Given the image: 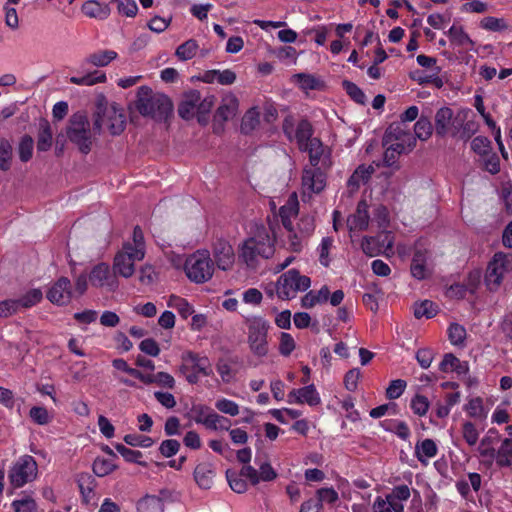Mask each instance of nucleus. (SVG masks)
I'll use <instances>...</instances> for the list:
<instances>
[{"label": "nucleus", "instance_id": "473e14b6", "mask_svg": "<svg viewBox=\"0 0 512 512\" xmlns=\"http://www.w3.org/2000/svg\"><path fill=\"white\" fill-rule=\"evenodd\" d=\"M117 57L118 53L114 50H98L89 54L84 59V63L98 68L106 67L112 61L116 60Z\"/></svg>", "mask_w": 512, "mask_h": 512}, {"label": "nucleus", "instance_id": "7c9ffc66", "mask_svg": "<svg viewBox=\"0 0 512 512\" xmlns=\"http://www.w3.org/2000/svg\"><path fill=\"white\" fill-rule=\"evenodd\" d=\"M463 410L470 418L476 421H484L489 413V408L485 407L484 401L480 397H473L468 399L464 405Z\"/></svg>", "mask_w": 512, "mask_h": 512}, {"label": "nucleus", "instance_id": "a211bd4d", "mask_svg": "<svg viewBox=\"0 0 512 512\" xmlns=\"http://www.w3.org/2000/svg\"><path fill=\"white\" fill-rule=\"evenodd\" d=\"M89 280L92 286L105 288L110 292L116 291L119 287L117 277L114 272H111L110 266L106 263L95 265L90 272Z\"/></svg>", "mask_w": 512, "mask_h": 512}, {"label": "nucleus", "instance_id": "bf43d9fd", "mask_svg": "<svg viewBox=\"0 0 512 512\" xmlns=\"http://www.w3.org/2000/svg\"><path fill=\"white\" fill-rule=\"evenodd\" d=\"M117 6L120 15L126 17H135L138 12L137 3L134 0H112Z\"/></svg>", "mask_w": 512, "mask_h": 512}, {"label": "nucleus", "instance_id": "8fccbe9b", "mask_svg": "<svg viewBox=\"0 0 512 512\" xmlns=\"http://www.w3.org/2000/svg\"><path fill=\"white\" fill-rule=\"evenodd\" d=\"M260 123V113L256 107L249 109L242 118L241 130L249 133L256 129Z\"/></svg>", "mask_w": 512, "mask_h": 512}, {"label": "nucleus", "instance_id": "603ef678", "mask_svg": "<svg viewBox=\"0 0 512 512\" xmlns=\"http://www.w3.org/2000/svg\"><path fill=\"white\" fill-rule=\"evenodd\" d=\"M333 242L331 237H324L317 248L319 262L324 267H328L331 263L330 252L333 248Z\"/></svg>", "mask_w": 512, "mask_h": 512}, {"label": "nucleus", "instance_id": "338daca9", "mask_svg": "<svg viewBox=\"0 0 512 512\" xmlns=\"http://www.w3.org/2000/svg\"><path fill=\"white\" fill-rule=\"evenodd\" d=\"M34 141L30 136H24L18 147L19 157L22 162H27L33 154Z\"/></svg>", "mask_w": 512, "mask_h": 512}, {"label": "nucleus", "instance_id": "6e6552de", "mask_svg": "<svg viewBox=\"0 0 512 512\" xmlns=\"http://www.w3.org/2000/svg\"><path fill=\"white\" fill-rule=\"evenodd\" d=\"M126 125V117L122 108L115 103L99 109L94 121V129L99 133L108 131L112 135L121 134Z\"/></svg>", "mask_w": 512, "mask_h": 512}, {"label": "nucleus", "instance_id": "aec40b11", "mask_svg": "<svg viewBox=\"0 0 512 512\" xmlns=\"http://www.w3.org/2000/svg\"><path fill=\"white\" fill-rule=\"evenodd\" d=\"M72 297L71 282L66 277L59 278L47 291L48 300L56 305L68 304Z\"/></svg>", "mask_w": 512, "mask_h": 512}, {"label": "nucleus", "instance_id": "c85d7f7f", "mask_svg": "<svg viewBox=\"0 0 512 512\" xmlns=\"http://www.w3.org/2000/svg\"><path fill=\"white\" fill-rule=\"evenodd\" d=\"M287 230L286 240L284 241V247L294 253H300L308 242V237L304 236L300 231L292 224Z\"/></svg>", "mask_w": 512, "mask_h": 512}, {"label": "nucleus", "instance_id": "f8f14e48", "mask_svg": "<svg viewBox=\"0 0 512 512\" xmlns=\"http://www.w3.org/2000/svg\"><path fill=\"white\" fill-rule=\"evenodd\" d=\"M181 373L190 384H196L201 376H210L212 367L206 356L188 352L183 356V364L180 367Z\"/></svg>", "mask_w": 512, "mask_h": 512}, {"label": "nucleus", "instance_id": "3c124183", "mask_svg": "<svg viewBox=\"0 0 512 512\" xmlns=\"http://www.w3.org/2000/svg\"><path fill=\"white\" fill-rule=\"evenodd\" d=\"M29 417L37 425H47L52 419L53 415L43 406H33L29 411Z\"/></svg>", "mask_w": 512, "mask_h": 512}, {"label": "nucleus", "instance_id": "69168bd1", "mask_svg": "<svg viewBox=\"0 0 512 512\" xmlns=\"http://www.w3.org/2000/svg\"><path fill=\"white\" fill-rule=\"evenodd\" d=\"M296 343L291 334L282 332L279 337V353L289 356L295 349Z\"/></svg>", "mask_w": 512, "mask_h": 512}, {"label": "nucleus", "instance_id": "bb28decb", "mask_svg": "<svg viewBox=\"0 0 512 512\" xmlns=\"http://www.w3.org/2000/svg\"><path fill=\"white\" fill-rule=\"evenodd\" d=\"M238 107L239 101L235 95L231 93L225 95L216 111L215 119L221 121L233 119L238 112Z\"/></svg>", "mask_w": 512, "mask_h": 512}, {"label": "nucleus", "instance_id": "864d4df0", "mask_svg": "<svg viewBox=\"0 0 512 512\" xmlns=\"http://www.w3.org/2000/svg\"><path fill=\"white\" fill-rule=\"evenodd\" d=\"M437 314V306L429 300H424L414 305V315L416 318H432Z\"/></svg>", "mask_w": 512, "mask_h": 512}, {"label": "nucleus", "instance_id": "37998d69", "mask_svg": "<svg viewBox=\"0 0 512 512\" xmlns=\"http://www.w3.org/2000/svg\"><path fill=\"white\" fill-rule=\"evenodd\" d=\"M493 430H489L488 433L478 442L477 452L480 457L489 459L490 461L495 458L494 444L497 435L493 436Z\"/></svg>", "mask_w": 512, "mask_h": 512}, {"label": "nucleus", "instance_id": "052dcab7", "mask_svg": "<svg viewBox=\"0 0 512 512\" xmlns=\"http://www.w3.org/2000/svg\"><path fill=\"white\" fill-rule=\"evenodd\" d=\"M216 369L224 383H230L234 380L236 371L228 360H219Z\"/></svg>", "mask_w": 512, "mask_h": 512}, {"label": "nucleus", "instance_id": "4d7b16f0", "mask_svg": "<svg viewBox=\"0 0 512 512\" xmlns=\"http://www.w3.org/2000/svg\"><path fill=\"white\" fill-rule=\"evenodd\" d=\"M43 293L40 289H31L18 299L19 307L30 308L42 300Z\"/></svg>", "mask_w": 512, "mask_h": 512}, {"label": "nucleus", "instance_id": "49530a36", "mask_svg": "<svg viewBox=\"0 0 512 512\" xmlns=\"http://www.w3.org/2000/svg\"><path fill=\"white\" fill-rule=\"evenodd\" d=\"M199 44L195 39H189L176 48L175 55L180 61H188L196 56Z\"/></svg>", "mask_w": 512, "mask_h": 512}, {"label": "nucleus", "instance_id": "79ce46f5", "mask_svg": "<svg viewBox=\"0 0 512 512\" xmlns=\"http://www.w3.org/2000/svg\"><path fill=\"white\" fill-rule=\"evenodd\" d=\"M214 470L210 464H199L194 471V478L198 486L202 489H209L212 486Z\"/></svg>", "mask_w": 512, "mask_h": 512}, {"label": "nucleus", "instance_id": "e2e57ef3", "mask_svg": "<svg viewBox=\"0 0 512 512\" xmlns=\"http://www.w3.org/2000/svg\"><path fill=\"white\" fill-rule=\"evenodd\" d=\"M52 144V132L47 122L41 124V130L38 136L37 149L47 151Z\"/></svg>", "mask_w": 512, "mask_h": 512}, {"label": "nucleus", "instance_id": "0e129e2a", "mask_svg": "<svg viewBox=\"0 0 512 512\" xmlns=\"http://www.w3.org/2000/svg\"><path fill=\"white\" fill-rule=\"evenodd\" d=\"M218 411L229 416H237L239 414V405L227 398H220L215 402Z\"/></svg>", "mask_w": 512, "mask_h": 512}, {"label": "nucleus", "instance_id": "7ed1b4c3", "mask_svg": "<svg viewBox=\"0 0 512 512\" xmlns=\"http://www.w3.org/2000/svg\"><path fill=\"white\" fill-rule=\"evenodd\" d=\"M136 108L141 115L155 118L171 112L172 103L166 95L153 93L148 86H141L137 92Z\"/></svg>", "mask_w": 512, "mask_h": 512}, {"label": "nucleus", "instance_id": "a19ab883", "mask_svg": "<svg viewBox=\"0 0 512 512\" xmlns=\"http://www.w3.org/2000/svg\"><path fill=\"white\" fill-rule=\"evenodd\" d=\"M450 41L453 45L463 47L471 50L474 46V41L464 31L462 26L452 25L447 32Z\"/></svg>", "mask_w": 512, "mask_h": 512}, {"label": "nucleus", "instance_id": "6ab92c4d", "mask_svg": "<svg viewBox=\"0 0 512 512\" xmlns=\"http://www.w3.org/2000/svg\"><path fill=\"white\" fill-rule=\"evenodd\" d=\"M289 404H307L311 407L321 403V397L315 385L310 384L302 388L292 389L287 395Z\"/></svg>", "mask_w": 512, "mask_h": 512}, {"label": "nucleus", "instance_id": "1a4fd4ad", "mask_svg": "<svg viewBox=\"0 0 512 512\" xmlns=\"http://www.w3.org/2000/svg\"><path fill=\"white\" fill-rule=\"evenodd\" d=\"M38 465L30 455L20 456L10 467L8 479L14 488H21L36 479Z\"/></svg>", "mask_w": 512, "mask_h": 512}, {"label": "nucleus", "instance_id": "09e8293b", "mask_svg": "<svg viewBox=\"0 0 512 512\" xmlns=\"http://www.w3.org/2000/svg\"><path fill=\"white\" fill-rule=\"evenodd\" d=\"M466 336H467V333H466V329L464 326H462L458 323H452L448 327V338L452 345L458 346V347H464Z\"/></svg>", "mask_w": 512, "mask_h": 512}, {"label": "nucleus", "instance_id": "4be33fe9", "mask_svg": "<svg viewBox=\"0 0 512 512\" xmlns=\"http://www.w3.org/2000/svg\"><path fill=\"white\" fill-rule=\"evenodd\" d=\"M104 451L106 456H98L93 462V472L98 477H105L111 474L117 468V455L108 446Z\"/></svg>", "mask_w": 512, "mask_h": 512}, {"label": "nucleus", "instance_id": "a18cd8bd", "mask_svg": "<svg viewBox=\"0 0 512 512\" xmlns=\"http://www.w3.org/2000/svg\"><path fill=\"white\" fill-rule=\"evenodd\" d=\"M496 463L500 467H509L512 465V438H505L498 450H495Z\"/></svg>", "mask_w": 512, "mask_h": 512}, {"label": "nucleus", "instance_id": "6e6d98bb", "mask_svg": "<svg viewBox=\"0 0 512 512\" xmlns=\"http://www.w3.org/2000/svg\"><path fill=\"white\" fill-rule=\"evenodd\" d=\"M432 130V124L427 117H420L414 125L415 137L423 141L431 136Z\"/></svg>", "mask_w": 512, "mask_h": 512}, {"label": "nucleus", "instance_id": "2f4dec72", "mask_svg": "<svg viewBox=\"0 0 512 512\" xmlns=\"http://www.w3.org/2000/svg\"><path fill=\"white\" fill-rule=\"evenodd\" d=\"M200 100V93L198 91H191L187 93L178 107V113L183 119L192 118L197 111V106Z\"/></svg>", "mask_w": 512, "mask_h": 512}, {"label": "nucleus", "instance_id": "f257e3e1", "mask_svg": "<svg viewBox=\"0 0 512 512\" xmlns=\"http://www.w3.org/2000/svg\"><path fill=\"white\" fill-rule=\"evenodd\" d=\"M275 253V237L263 224H252L247 237L239 246V259L247 267L256 269L264 260Z\"/></svg>", "mask_w": 512, "mask_h": 512}, {"label": "nucleus", "instance_id": "393cba45", "mask_svg": "<svg viewBox=\"0 0 512 512\" xmlns=\"http://www.w3.org/2000/svg\"><path fill=\"white\" fill-rule=\"evenodd\" d=\"M81 12L88 18L105 20L110 16L111 9L108 3L86 0L81 5Z\"/></svg>", "mask_w": 512, "mask_h": 512}, {"label": "nucleus", "instance_id": "a878e982", "mask_svg": "<svg viewBox=\"0 0 512 512\" xmlns=\"http://www.w3.org/2000/svg\"><path fill=\"white\" fill-rule=\"evenodd\" d=\"M309 153L311 167L319 168L321 166H329V152L324 148L321 141L314 138L306 150Z\"/></svg>", "mask_w": 512, "mask_h": 512}, {"label": "nucleus", "instance_id": "ddd939ff", "mask_svg": "<svg viewBox=\"0 0 512 512\" xmlns=\"http://www.w3.org/2000/svg\"><path fill=\"white\" fill-rule=\"evenodd\" d=\"M411 493L407 485H399L393 488L385 498L377 497L373 503L374 512H403L404 503Z\"/></svg>", "mask_w": 512, "mask_h": 512}, {"label": "nucleus", "instance_id": "e433bc0d", "mask_svg": "<svg viewBox=\"0 0 512 512\" xmlns=\"http://www.w3.org/2000/svg\"><path fill=\"white\" fill-rule=\"evenodd\" d=\"M167 306L176 310L179 316L184 320L195 312L193 305L189 303L187 299L175 294H171L168 297Z\"/></svg>", "mask_w": 512, "mask_h": 512}, {"label": "nucleus", "instance_id": "c756f323", "mask_svg": "<svg viewBox=\"0 0 512 512\" xmlns=\"http://www.w3.org/2000/svg\"><path fill=\"white\" fill-rule=\"evenodd\" d=\"M411 274L418 280L425 279L430 275V268L427 265L426 251H415L411 263Z\"/></svg>", "mask_w": 512, "mask_h": 512}, {"label": "nucleus", "instance_id": "0eeeda50", "mask_svg": "<svg viewBox=\"0 0 512 512\" xmlns=\"http://www.w3.org/2000/svg\"><path fill=\"white\" fill-rule=\"evenodd\" d=\"M510 271H512V254L495 253L488 262L484 274L487 289L497 291Z\"/></svg>", "mask_w": 512, "mask_h": 512}, {"label": "nucleus", "instance_id": "b1692460", "mask_svg": "<svg viewBox=\"0 0 512 512\" xmlns=\"http://www.w3.org/2000/svg\"><path fill=\"white\" fill-rule=\"evenodd\" d=\"M370 217L368 205L365 201H360L354 214L347 219V226L350 232L363 231L368 228Z\"/></svg>", "mask_w": 512, "mask_h": 512}, {"label": "nucleus", "instance_id": "680f3d73", "mask_svg": "<svg viewBox=\"0 0 512 512\" xmlns=\"http://www.w3.org/2000/svg\"><path fill=\"white\" fill-rule=\"evenodd\" d=\"M275 57L282 61H289L290 64H296L298 58L297 50L292 46H282L273 51Z\"/></svg>", "mask_w": 512, "mask_h": 512}, {"label": "nucleus", "instance_id": "5701e85b", "mask_svg": "<svg viewBox=\"0 0 512 512\" xmlns=\"http://www.w3.org/2000/svg\"><path fill=\"white\" fill-rule=\"evenodd\" d=\"M460 113H463L464 117L457 125L454 137L466 141L478 131L479 124L470 109H460Z\"/></svg>", "mask_w": 512, "mask_h": 512}, {"label": "nucleus", "instance_id": "dca6fc26", "mask_svg": "<svg viewBox=\"0 0 512 512\" xmlns=\"http://www.w3.org/2000/svg\"><path fill=\"white\" fill-rule=\"evenodd\" d=\"M384 142L396 144L395 149L412 150L416 144L415 137L404 123H392L386 130Z\"/></svg>", "mask_w": 512, "mask_h": 512}, {"label": "nucleus", "instance_id": "9d476101", "mask_svg": "<svg viewBox=\"0 0 512 512\" xmlns=\"http://www.w3.org/2000/svg\"><path fill=\"white\" fill-rule=\"evenodd\" d=\"M67 136L79 150L87 154L91 150L92 140L89 121L83 113L74 114L67 128Z\"/></svg>", "mask_w": 512, "mask_h": 512}, {"label": "nucleus", "instance_id": "9b49d317", "mask_svg": "<svg viewBox=\"0 0 512 512\" xmlns=\"http://www.w3.org/2000/svg\"><path fill=\"white\" fill-rule=\"evenodd\" d=\"M187 417L196 424H201L210 430H229L228 420L205 404L193 403L187 412Z\"/></svg>", "mask_w": 512, "mask_h": 512}, {"label": "nucleus", "instance_id": "c03bdc74", "mask_svg": "<svg viewBox=\"0 0 512 512\" xmlns=\"http://www.w3.org/2000/svg\"><path fill=\"white\" fill-rule=\"evenodd\" d=\"M460 433L468 446L475 447L479 442L481 430L472 421L465 420L461 424Z\"/></svg>", "mask_w": 512, "mask_h": 512}, {"label": "nucleus", "instance_id": "4c0bfd02", "mask_svg": "<svg viewBox=\"0 0 512 512\" xmlns=\"http://www.w3.org/2000/svg\"><path fill=\"white\" fill-rule=\"evenodd\" d=\"M330 290L324 285L318 291L311 290L301 299L302 307L311 309L318 304L325 303L329 298Z\"/></svg>", "mask_w": 512, "mask_h": 512}, {"label": "nucleus", "instance_id": "de8ad7c7", "mask_svg": "<svg viewBox=\"0 0 512 512\" xmlns=\"http://www.w3.org/2000/svg\"><path fill=\"white\" fill-rule=\"evenodd\" d=\"M292 80L304 91L316 90L321 86V82L318 78L307 73L295 74L292 76Z\"/></svg>", "mask_w": 512, "mask_h": 512}, {"label": "nucleus", "instance_id": "58836bf2", "mask_svg": "<svg viewBox=\"0 0 512 512\" xmlns=\"http://www.w3.org/2000/svg\"><path fill=\"white\" fill-rule=\"evenodd\" d=\"M107 76L104 72L94 70L81 76H72L69 82L78 86H94L96 84L106 83Z\"/></svg>", "mask_w": 512, "mask_h": 512}, {"label": "nucleus", "instance_id": "f03ea898", "mask_svg": "<svg viewBox=\"0 0 512 512\" xmlns=\"http://www.w3.org/2000/svg\"><path fill=\"white\" fill-rule=\"evenodd\" d=\"M145 257L144 235L140 227L133 230L132 241H127L118 251L113 260V272L115 276L130 278L135 272V262Z\"/></svg>", "mask_w": 512, "mask_h": 512}, {"label": "nucleus", "instance_id": "f3484780", "mask_svg": "<svg viewBox=\"0 0 512 512\" xmlns=\"http://www.w3.org/2000/svg\"><path fill=\"white\" fill-rule=\"evenodd\" d=\"M326 187V175L320 168L306 167L302 173L301 192L303 198L319 194Z\"/></svg>", "mask_w": 512, "mask_h": 512}, {"label": "nucleus", "instance_id": "774afa93", "mask_svg": "<svg viewBox=\"0 0 512 512\" xmlns=\"http://www.w3.org/2000/svg\"><path fill=\"white\" fill-rule=\"evenodd\" d=\"M14 512H35L36 503L31 497H24L12 502Z\"/></svg>", "mask_w": 512, "mask_h": 512}, {"label": "nucleus", "instance_id": "c9c22d12", "mask_svg": "<svg viewBox=\"0 0 512 512\" xmlns=\"http://www.w3.org/2000/svg\"><path fill=\"white\" fill-rule=\"evenodd\" d=\"M437 452V445L432 439L420 441L415 446V456L424 465H427L429 460L436 456Z\"/></svg>", "mask_w": 512, "mask_h": 512}, {"label": "nucleus", "instance_id": "f704fd0d", "mask_svg": "<svg viewBox=\"0 0 512 512\" xmlns=\"http://www.w3.org/2000/svg\"><path fill=\"white\" fill-rule=\"evenodd\" d=\"M137 512H164V502L157 495L146 494L136 502Z\"/></svg>", "mask_w": 512, "mask_h": 512}, {"label": "nucleus", "instance_id": "13d9d810", "mask_svg": "<svg viewBox=\"0 0 512 512\" xmlns=\"http://www.w3.org/2000/svg\"><path fill=\"white\" fill-rule=\"evenodd\" d=\"M479 25L482 29L493 32L502 31L507 28V23L503 18L493 16L484 17Z\"/></svg>", "mask_w": 512, "mask_h": 512}, {"label": "nucleus", "instance_id": "cd10ccee", "mask_svg": "<svg viewBox=\"0 0 512 512\" xmlns=\"http://www.w3.org/2000/svg\"><path fill=\"white\" fill-rule=\"evenodd\" d=\"M374 173V167L372 165H360L358 166L353 174L350 176L347 182V187L351 193H355L358 189L365 185L372 174Z\"/></svg>", "mask_w": 512, "mask_h": 512}, {"label": "nucleus", "instance_id": "412c9836", "mask_svg": "<svg viewBox=\"0 0 512 512\" xmlns=\"http://www.w3.org/2000/svg\"><path fill=\"white\" fill-rule=\"evenodd\" d=\"M213 256L220 270H231L235 263V253L232 245L226 241H219L213 249Z\"/></svg>", "mask_w": 512, "mask_h": 512}, {"label": "nucleus", "instance_id": "4468645a", "mask_svg": "<svg viewBox=\"0 0 512 512\" xmlns=\"http://www.w3.org/2000/svg\"><path fill=\"white\" fill-rule=\"evenodd\" d=\"M463 113L460 109L454 112L449 107H442L435 114V130L439 136L454 137L457 125L463 120Z\"/></svg>", "mask_w": 512, "mask_h": 512}, {"label": "nucleus", "instance_id": "39448f33", "mask_svg": "<svg viewBox=\"0 0 512 512\" xmlns=\"http://www.w3.org/2000/svg\"><path fill=\"white\" fill-rule=\"evenodd\" d=\"M187 277L197 284L210 280L214 273V263L208 250H197L185 261Z\"/></svg>", "mask_w": 512, "mask_h": 512}, {"label": "nucleus", "instance_id": "20e7f679", "mask_svg": "<svg viewBox=\"0 0 512 512\" xmlns=\"http://www.w3.org/2000/svg\"><path fill=\"white\" fill-rule=\"evenodd\" d=\"M248 329V344L254 355L263 357L268 353V331L270 323L264 317L252 315L245 317Z\"/></svg>", "mask_w": 512, "mask_h": 512}, {"label": "nucleus", "instance_id": "423d86ee", "mask_svg": "<svg viewBox=\"0 0 512 512\" xmlns=\"http://www.w3.org/2000/svg\"><path fill=\"white\" fill-rule=\"evenodd\" d=\"M311 286V279L301 275L296 269H290L281 274L276 281L275 290L277 297L282 300H290L296 297L298 292H304Z\"/></svg>", "mask_w": 512, "mask_h": 512}, {"label": "nucleus", "instance_id": "72a5a7b5", "mask_svg": "<svg viewBox=\"0 0 512 512\" xmlns=\"http://www.w3.org/2000/svg\"><path fill=\"white\" fill-rule=\"evenodd\" d=\"M442 372H456L457 374H466L469 371V365L466 361H461L453 354H445L439 365Z\"/></svg>", "mask_w": 512, "mask_h": 512}, {"label": "nucleus", "instance_id": "ea45409f", "mask_svg": "<svg viewBox=\"0 0 512 512\" xmlns=\"http://www.w3.org/2000/svg\"><path fill=\"white\" fill-rule=\"evenodd\" d=\"M299 211V202L296 194H292L287 202L280 208L279 215L281 217L284 228H290L291 219L296 217Z\"/></svg>", "mask_w": 512, "mask_h": 512}, {"label": "nucleus", "instance_id": "2eb2a0df", "mask_svg": "<svg viewBox=\"0 0 512 512\" xmlns=\"http://www.w3.org/2000/svg\"><path fill=\"white\" fill-rule=\"evenodd\" d=\"M283 131L290 141H296L300 150H306L314 139L312 138L311 124L306 120L299 122L294 129L293 120L286 118L283 122Z\"/></svg>", "mask_w": 512, "mask_h": 512}, {"label": "nucleus", "instance_id": "5fc2aeb1", "mask_svg": "<svg viewBox=\"0 0 512 512\" xmlns=\"http://www.w3.org/2000/svg\"><path fill=\"white\" fill-rule=\"evenodd\" d=\"M410 407L414 414L419 417H423L427 414L430 402L428 398L422 394H416L410 402Z\"/></svg>", "mask_w": 512, "mask_h": 512}]
</instances>
